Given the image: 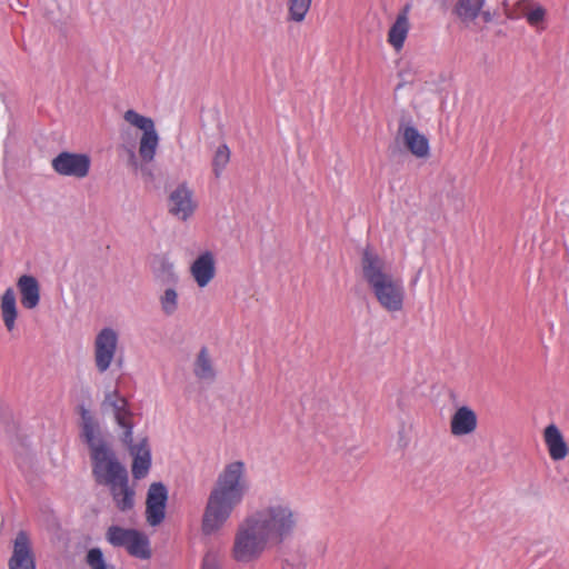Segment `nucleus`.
Returning a JSON list of instances; mask_svg holds the SVG:
<instances>
[{"label":"nucleus","mask_w":569,"mask_h":569,"mask_svg":"<svg viewBox=\"0 0 569 569\" xmlns=\"http://www.w3.org/2000/svg\"><path fill=\"white\" fill-rule=\"evenodd\" d=\"M248 490L244 463L240 460L228 463L208 497L201 523L203 535L218 531L242 502Z\"/></svg>","instance_id":"f257e3e1"},{"label":"nucleus","mask_w":569,"mask_h":569,"mask_svg":"<svg viewBox=\"0 0 569 569\" xmlns=\"http://www.w3.org/2000/svg\"><path fill=\"white\" fill-rule=\"evenodd\" d=\"M361 269L380 306L389 312L402 310L405 288L401 279L385 271V260L369 246L362 251Z\"/></svg>","instance_id":"f03ea898"},{"label":"nucleus","mask_w":569,"mask_h":569,"mask_svg":"<svg viewBox=\"0 0 569 569\" xmlns=\"http://www.w3.org/2000/svg\"><path fill=\"white\" fill-rule=\"evenodd\" d=\"M250 523L258 528L271 545H280L295 530L296 513L288 505H270L248 517Z\"/></svg>","instance_id":"7ed1b4c3"},{"label":"nucleus","mask_w":569,"mask_h":569,"mask_svg":"<svg viewBox=\"0 0 569 569\" xmlns=\"http://www.w3.org/2000/svg\"><path fill=\"white\" fill-rule=\"evenodd\" d=\"M89 452L92 477L97 485L110 488L120 481L124 483L129 477L128 470L107 441L89 447Z\"/></svg>","instance_id":"20e7f679"},{"label":"nucleus","mask_w":569,"mask_h":569,"mask_svg":"<svg viewBox=\"0 0 569 569\" xmlns=\"http://www.w3.org/2000/svg\"><path fill=\"white\" fill-rule=\"evenodd\" d=\"M268 543L267 538L247 518L236 533L232 556L238 562L253 561L262 555Z\"/></svg>","instance_id":"39448f33"},{"label":"nucleus","mask_w":569,"mask_h":569,"mask_svg":"<svg viewBox=\"0 0 569 569\" xmlns=\"http://www.w3.org/2000/svg\"><path fill=\"white\" fill-rule=\"evenodd\" d=\"M106 538L110 545L124 548L134 558L148 560L152 556L148 536L138 529L113 525L108 528Z\"/></svg>","instance_id":"423d86ee"},{"label":"nucleus","mask_w":569,"mask_h":569,"mask_svg":"<svg viewBox=\"0 0 569 569\" xmlns=\"http://www.w3.org/2000/svg\"><path fill=\"white\" fill-rule=\"evenodd\" d=\"M123 119L143 131L139 143V154L142 161L151 162L159 144V136L154 128V121L150 117L142 116L133 109L127 110L123 114Z\"/></svg>","instance_id":"0eeeda50"},{"label":"nucleus","mask_w":569,"mask_h":569,"mask_svg":"<svg viewBox=\"0 0 569 569\" xmlns=\"http://www.w3.org/2000/svg\"><path fill=\"white\" fill-rule=\"evenodd\" d=\"M51 166L60 176L82 179L89 173L91 159L86 153L62 151L52 159Z\"/></svg>","instance_id":"6e6552de"},{"label":"nucleus","mask_w":569,"mask_h":569,"mask_svg":"<svg viewBox=\"0 0 569 569\" xmlns=\"http://www.w3.org/2000/svg\"><path fill=\"white\" fill-rule=\"evenodd\" d=\"M102 406H109L112 409L116 422L123 429L120 437L121 442H130L133 423L131 421L132 412L129 409L128 400L119 393L118 389H114L106 393Z\"/></svg>","instance_id":"1a4fd4ad"},{"label":"nucleus","mask_w":569,"mask_h":569,"mask_svg":"<svg viewBox=\"0 0 569 569\" xmlns=\"http://www.w3.org/2000/svg\"><path fill=\"white\" fill-rule=\"evenodd\" d=\"M168 489L163 482H152L147 491L146 518L152 526H159L166 517Z\"/></svg>","instance_id":"9d476101"},{"label":"nucleus","mask_w":569,"mask_h":569,"mask_svg":"<svg viewBox=\"0 0 569 569\" xmlns=\"http://www.w3.org/2000/svg\"><path fill=\"white\" fill-rule=\"evenodd\" d=\"M399 133L402 136L405 147L417 158L429 156V140L412 126V118L403 112L399 120Z\"/></svg>","instance_id":"9b49d317"},{"label":"nucleus","mask_w":569,"mask_h":569,"mask_svg":"<svg viewBox=\"0 0 569 569\" xmlns=\"http://www.w3.org/2000/svg\"><path fill=\"white\" fill-rule=\"evenodd\" d=\"M132 456L131 473L136 480L147 477L152 465L151 448L148 436L139 438L138 442L133 441L131 436L130 442H122Z\"/></svg>","instance_id":"f8f14e48"},{"label":"nucleus","mask_w":569,"mask_h":569,"mask_svg":"<svg viewBox=\"0 0 569 569\" xmlns=\"http://www.w3.org/2000/svg\"><path fill=\"white\" fill-rule=\"evenodd\" d=\"M118 333L112 328H103L94 340V361L100 373L106 372L116 355Z\"/></svg>","instance_id":"ddd939ff"},{"label":"nucleus","mask_w":569,"mask_h":569,"mask_svg":"<svg viewBox=\"0 0 569 569\" xmlns=\"http://www.w3.org/2000/svg\"><path fill=\"white\" fill-rule=\"evenodd\" d=\"M168 202L169 213L182 221L190 218L197 208V203L193 201V191L188 187L187 182L178 184L169 194Z\"/></svg>","instance_id":"4468645a"},{"label":"nucleus","mask_w":569,"mask_h":569,"mask_svg":"<svg viewBox=\"0 0 569 569\" xmlns=\"http://www.w3.org/2000/svg\"><path fill=\"white\" fill-rule=\"evenodd\" d=\"M8 567L9 569H37L29 535L23 530L16 536Z\"/></svg>","instance_id":"2eb2a0df"},{"label":"nucleus","mask_w":569,"mask_h":569,"mask_svg":"<svg viewBox=\"0 0 569 569\" xmlns=\"http://www.w3.org/2000/svg\"><path fill=\"white\" fill-rule=\"evenodd\" d=\"M214 258L210 251L201 253L191 264V274L200 288L206 287L214 277Z\"/></svg>","instance_id":"dca6fc26"},{"label":"nucleus","mask_w":569,"mask_h":569,"mask_svg":"<svg viewBox=\"0 0 569 569\" xmlns=\"http://www.w3.org/2000/svg\"><path fill=\"white\" fill-rule=\"evenodd\" d=\"M477 428V415L467 407L458 408L451 417L450 430L455 436H466L473 432Z\"/></svg>","instance_id":"f3484780"},{"label":"nucleus","mask_w":569,"mask_h":569,"mask_svg":"<svg viewBox=\"0 0 569 569\" xmlns=\"http://www.w3.org/2000/svg\"><path fill=\"white\" fill-rule=\"evenodd\" d=\"M17 287L20 292L21 305L26 309H34L40 302V284L36 277L22 274Z\"/></svg>","instance_id":"a211bd4d"},{"label":"nucleus","mask_w":569,"mask_h":569,"mask_svg":"<svg viewBox=\"0 0 569 569\" xmlns=\"http://www.w3.org/2000/svg\"><path fill=\"white\" fill-rule=\"evenodd\" d=\"M543 437L550 458L555 461L565 459L568 452V446L559 428L553 423L547 426L543 431Z\"/></svg>","instance_id":"6ab92c4d"},{"label":"nucleus","mask_w":569,"mask_h":569,"mask_svg":"<svg viewBox=\"0 0 569 569\" xmlns=\"http://www.w3.org/2000/svg\"><path fill=\"white\" fill-rule=\"evenodd\" d=\"M81 439L89 447L96 446L97 442H104L100 426L98 421L92 417L91 412L86 408L81 407Z\"/></svg>","instance_id":"aec40b11"},{"label":"nucleus","mask_w":569,"mask_h":569,"mask_svg":"<svg viewBox=\"0 0 569 569\" xmlns=\"http://www.w3.org/2000/svg\"><path fill=\"white\" fill-rule=\"evenodd\" d=\"M110 495L116 503V507L122 511H129L134 507V489L129 486V477L124 483L121 481L110 487Z\"/></svg>","instance_id":"412c9836"},{"label":"nucleus","mask_w":569,"mask_h":569,"mask_svg":"<svg viewBox=\"0 0 569 569\" xmlns=\"http://www.w3.org/2000/svg\"><path fill=\"white\" fill-rule=\"evenodd\" d=\"M0 308L6 328L8 331H12L18 316L17 300L13 288L9 287L6 289L1 297Z\"/></svg>","instance_id":"4be33fe9"},{"label":"nucleus","mask_w":569,"mask_h":569,"mask_svg":"<svg viewBox=\"0 0 569 569\" xmlns=\"http://www.w3.org/2000/svg\"><path fill=\"white\" fill-rule=\"evenodd\" d=\"M485 0H458L453 12L463 22L473 21L480 14Z\"/></svg>","instance_id":"5701e85b"},{"label":"nucleus","mask_w":569,"mask_h":569,"mask_svg":"<svg viewBox=\"0 0 569 569\" xmlns=\"http://www.w3.org/2000/svg\"><path fill=\"white\" fill-rule=\"evenodd\" d=\"M410 23L405 18H396V21L389 29L388 42L396 49L400 50L407 39Z\"/></svg>","instance_id":"b1692460"},{"label":"nucleus","mask_w":569,"mask_h":569,"mask_svg":"<svg viewBox=\"0 0 569 569\" xmlns=\"http://www.w3.org/2000/svg\"><path fill=\"white\" fill-rule=\"evenodd\" d=\"M193 372L199 379L213 380L216 378V372L206 347H202L197 356Z\"/></svg>","instance_id":"393cba45"},{"label":"nucleus","mask_w":569,"mask_h":569,"mask_svg":"<svg viewBox=\"0 0 569 569\" xmlns=\"http://www.w3.org/2000/svg\"><path fill=\"white\" fill-rule=\"evenodd\" d=\"M518 6L530 26L537 27L545 20L546 10L541 6H533L529 0H521Z\"/></svg>","instance_id":"a878e982"},{"label":"nucleus","mask_w":569,"mask_h":569,"mask_svg":"<svg viewBox=\"0 0 569 569\" xmlns=\"http://www.w3.org/2000/svg\"><path fill=\"white\" fill-rule=\"evenodd\" d=\"M312 0H288V21L302 22Z\"/></svg>","instance_id":"bb28decb"},{"label":"nucleus","mask_w":569,"mask_h":569,"mask_svg":"<svg viewBox=\"0 0 569 569\" xmlns=\"http://www.w3.org/2000/svg\"><path fill=\"white\" fill-rule=\"evenodd\" d=\"M230 160V150L227 144H221L214 152L212 159V171L216 178L221 176V172L229 163Z\"/></svg>","instance_id":"cd10ccee"},{"label":"nucleus","mask_w":569,"mask_h":569,"mask_svg":"<svg viewBox=\"0 0 569 569\" xmlns=\"http://www.w3.org/2000/svg\"><path fill=\"white\" fill-rule=\"evenodd\" d=\"M162 311L167 316L173 315L178 309V295L173 288H167L160 297Z\"/></svg>","instance_id":"c85d7f7f"},{"label":"nucleus","mask_w":569,"mask_h":569,"mask_svg":"<svg viewBox=\"0 0 569 569\" xmlns=\"http://www.w3.org/2000/svg\"><path fill=\"white\" fill-rule=\"evenodd\" d=\"M86 561L91 569H114L112 565L106 562L100 548L90 549L87 552Z\"/></svg>","instance_id":"c756f323"},{"label":"nucleus","mask_w":569,"mask_h":569,"mask_svg":"<svg viewBox=\"0 0 569 569\" xmlns=\"http://www.w3.org/2000/svg\"><path fill=\"white\" fill-rule=\"evenodd\" d=\"M201 569H222L218 552L213 550L207 551L202 559Z\"/></svg>","instance_id":"7c9ffc66"},{"label":"nucleus","mask_w":569,"mask_h":569,"mask_svg":"<svg viewBox=\"0 0 569 569\" xmlns=\"http://www.w3.org/2000/svg\"><path fill=\"white\" fill-rule=\"evenodd\" d=\"M159 271L161 272V277H163L167 282H170V283H176L177 282L178 277L176 276V273L173 271L172 263H170V262H168L166 260H162L161 263H160Z\"/></svg>","instance_id":"2f4dec72"},{"label":"nucleus","mask_w":569,"mask_h":569,"mask_svg":"<svg viewBox=\"0 0 569 569\" xmlns=\"http://www.w3.org/2000/svg\"><path fill=\"white\" fill-rule=\"evenodd\" d=\"M129 164L132 166L134 168V170L138 169V160H137V157H136V153L132 149H129Z\"/></svg>","instance_id":"473e14b6"},{"label":"nucleus","mask_w":569,"mask_h":569,"mask_svg":"<svg viewBox=\"0 0 569 569\" xmlns=\"http://www.w3.org/2000/svg\"><path fill=\"white\" fill-rule=\"evenodd\" d=\"M409 10H410V4H406L401 10L400 12L398 13L397 18H405L406 21H409L408 19V13H409Z\"/></svg>","instance_id":"72a5a7b5"},{"label":"nucleus","mask_w":569,"mask_h":569,"mask_svg":"<svg viewBox=\"0 0 569 569\" xmlns=\"http://www.w3.org/2000/svg\"><path fill=\"white\" fill-rule=\"evenodd\" d=\"M480 14H481L482 19H483L486 22L491 21V14H490V12H489V11H482V12L480 11Z\"/></svg>","instance_id":"f704fd0d"},{"label":"nucleus","mask_w":569,"mask_h":569,"mask_svg":"<svg viewBox=\"0 0 569 569\" xmlns=\"http://www.w3.org/2000/svg\"><path fill=\"white\" fill-rule=\"evenodd\" d=\"M282 569H295V566L286 559L282 561Z\"/></svg>","instance_id":"c9c22d12"}]
</instances>
